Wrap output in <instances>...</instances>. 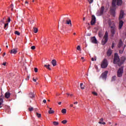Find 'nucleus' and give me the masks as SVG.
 <instances>
[{"mask_svg":"<svg viewBox=\"0 0 126 126\" xmlns=\"http://www.w3.org/2000/svg\"><path fill=\"white\" fill-rule=\"evenodd\" d=\"M123 3V0H113L112 1V6L113 8L110 9V12L112 16H115L116 13V5H122Z\"/></svg>","mask_w":126,"mask_h":126,"instance_id":"nucleus-1","label":"nucleus"},{"mask_svg":"<svg viewBox=\"0 0 126 126\" xmlns=\"http://www.w3.org/2000/svg\"><path fill=\"white\" fill-rule=\"evenodd\" d=\"M125 16V12L124 10H121L120 11V15L119 17V29H122L123 28V26H124V21L122 20L123 18H124V16Z\"/></svg>","mask_w":126,"mask_h":126,"instance_id":"nucleus-2","label":"nucleus"},{"mask_svg":"<svg viewBox=\"0 0 126 126\" xmlns=\"http://www.w3.org/2000/svg\"><path fill=\"white\" fill-rule=\"evenodd\" d=\"M109 25L110 28V32L111 33L112 37H113L114 35H115L116 33V31L117 30V28H116V25H115L114 23L112 24V23H109Z\"/></svg>","mask_w":126,"mask_h":126,"instance_id":"nucleus-3","label":"nucleus"},{"mask_svg":"<svg viewBox=\"0 0 126 126\" xmlns=\"http://www.w3.org/2000/svg\"><path fill=\"white\" fill-rule=\"evenodd\" d=\"M109 38V34L108 33V32H106L105 33V35L103 36V39L101 41V44L104 45H105L108 42V39Z\"/></svg>","mask_w":126,"mask_h":126,"instance_id":"nucleus-4","label":"nucleus"},{"mask_svg":"<svg viewBox=\"0 0 126 126\" xmlns=\"http://www.w3.org/2000/svg\"><path fill=\"white\" fill-rule=\"evenodd\" d=\"M120 63V57H119V55L117 53H115L114 54V58L113 60V63L115 64H117V63Z\"/></svg>","mask_w":126,"mask_h":126,"instance_id":"nucleus-5","label":"nucleus"},{"mask_svg":"<svg viewBox=\"0 0 126 126\" xmlns=\"http://www.w3.org/2000/svg\"><path fill=\"white\" fill-rule=\"evenodd\" d=\"M123 73H124V66H121L117 71L118 77H122L123 76Z\"/></svg>","mask_w":126,"mask_h":126,"instance_id":"nucleus-6","label":"nucleus"},{"mask_svg":"<svg viewBox=\"0 0 126 126\" xmlns=\"http://www.w3.org/2000/svg\"><path fill=\"white\" fill-rule=\"evenodd\" d=\"M102 68H106L108 66V61L106 59H104L101 64Z\"/></svg>","mask_w":126,"mask_h":126,"instance_id":"nucleus-7","label":"nucleus"},{"mask_svg":"<svg viewBox=\"0 0 126 126\" xmlns=\"http://www.w3.org/2000/svg\"><path fill=\"white\" fill-rule=\"evenodd\" d=\"M96 23V17L94 15L92 16V20L91 21V25H94Z\"/></svg>","mask_w":126,"mask_h":126,"instance_id":"nucleus-8","label":"nucleus"},{"mask_svg":"<svg viewBox=\"0 0 126 126\" xmlns=\"http://www.w3.org/2000/svg\"><path fill=\"white\" fill-rule=\"evenodd\" d=\"M125 61H126V57H121L120 62H119L118 63L119 66H121V65H122L123 64V63H125Z\"/></svg>","mask_w":126,"mask_h":126,"instance_id":"nucleus-9","label":"nucleus"},{"mask_svg":"<svg viewBox=\"0 0 126 126\" xmlns=\"http://www.w3.org/2000/svg\"><path fill=\"white\" fill-rule=\"evenodd\" d=\"M107 75H108V71H105L101 74V77L103 79H106L107 78Z\"/></svg>","mask_w":126,"mask_h":126,"instance_id":"nucleus-10","label":"nucleus"},{"mask_svg":"<svg viewBox=\"0 0 126 126\" xmlns=\"http://www.w3.org/2000/svg\"><path fill=\"white\" fill-rule=\"evenodd\" d=\"M105 10V7H104V6H102L100 11L98 12V13H99V15H102V14H103V13H104V10Z\"/></svg>","mask_w":126,"mask_h":126,"instance_id":"nucleus-11","label":"nucleus"},{"mask_svg":"<svg viewBox=\"0 0 126 126\" xmlns=\"http://www.w3.org/2000/svg\"><path fill=\"white\" fill-rule=\"evenodd\" d=\"M91 42L94 44H97V39L95 36L92 37L91 38Z\"/></svg>","mask_w":126,"mask_h":126,"instance_id":"nucleus-12","label":"nucleus"},{"mask_svg":"<svg viewBox=\"0 0 126 126\" xmlns=\"http://www.w3.org/2000/svg\"><path fill=\"white\" fill-rule=\"evenodd\" d=\"M112 53H113L112 49H111V48H109L107 52V55L108 57H110V56H111V55H112Z\"/></svg>","mask_w":126,"mask_h":126,"instance_id":"nucleus-13","label":"nucleus"},{"mask_svg":"<svg viewBox=\"0 0 126 126\" xmlns=\"http://www.w3.org/2000/svg\"><path fill=\"white\" fill-rule=\"evenodd\" d=\"M65 24H67L68 25H69L70 27L72 26V25L71 24V20L70 19H68L67 21V22H65Z\"/></svg>","mask_w":126,"mask_h":126,"instance_id":"nucleus-14","label":"nucleus"},{"mask_svg":"<svg viewBox=\"0 0 126 126\" xmlns=\"http://www.w3.org/2000/svg\"><path fill=\"white\" fill-rule=\"evenodd\" d=\"M11 94L9 93V92H7L5 94V98H6L7 99H8L9 97H10Z\"/></svg>","mask_w":126,"mask_h":126,"instance_id":"nucleus-15","label":"nucleus"},{"mask_svg":"<svg viewBox=\"0 0 126 126\" xmlns=\"http://www.w3.org/2000/svg\"><path fill=\"white\" fill-rule=\"evenodd\" d=\"M29 97L31 99H33V98L35 97V94L32 93H30L29 94Z\"/></svg>","mask_w":126,"mask_h":126,"instance_id":"nucleus-16","label":"nucleus"},{"mask_svg":"<svg viewBox=\"0 0 126 126\" xmlns=\"http://www.w3.org/2000/svg\"><path fill=\"white\" fill-rule=\"evenodd\" d=\"M10 53L11 54H13L14 55H15L17 53V50L15 49H13L11 50Z\"/></svg>","mask_w":126,"mask_h":126,"instance_id":"nucleus-17","label":"nucleus"},{"mask_svg":"<svg viewBox=\"0 0 126 126\" xmlns=\"http://www.w3.org/2000/svg\"><path fill=\"white\" fill-rule=\"evenodd\" d=\"M123 41H122V40H120L119 43H118V48H122V47L123 46Z\"/></svg>","mask_w":126,"mask_h":126,"instance_id":"nucleus-18","label":"nucleus"},{"mask_svg":"<svg viewBox=\"0 0 126 126\" xmlns=\"http://www.w3.org/2000/svg\"><path fill=\"white\" fill-rule=\"evenodd\" d=\"M51 63L53 66H56L57 65V61H56V60H53Z\"/></svg>","mask_w":126,"mask_h":126,"instance_id":"nucleus-19","label":"nucleus"},{"mask_svg":"<svg viewBox=\"0 0 126 126\" xmlns=\"http://www.w3.org/2000/svg\"><path fill=\"white\" fill-rule=\"evenodd\" d=\"M99 122H98V124H100V125H106V123L105 122H102L103 121V118H101L100 120H99Z\"/></svg>","mask_w":126,"mask_h":126,"instance_id":"nucleus-20","label":"nucleus"},{"mask_svg":"<svg viewBox=\"0 0 126 126\" xmlns=\"http://www.w3.org/2000/svg\"><path fill=\"white\" fill-rule=\"evenodd\" d=\"M67 20H68V18H64L62 22L63 24H65Z\"/></svg>","mask_w":126,"mask_h":126,"instance_id":"nucleus-21","label":"nucleus"},{"mask_svg":"<svg viewBox=\"0 0 126 126\" xmlns=\"http://www.w3.org/2000/svg\"><path fill=\"white\" fill-rule=\"evenodd\" d=\"M44 67H46V68L47 69H48V70H51L52 69H51V68L50 67V64H48V65H44Z\"/></svg>","mask_w":126,"mask_h":126,"instance_id":"nucleus-22","label":"nucleus"},{"mask_svg":"<svg viewBox=\"0 0 126 126\" xmlns=\"http://www.w3.org/2000/svg\"><path fill=\"white\" fill-rule=\"evenodd\" d=\"M98 36L99 37V38H102V37L103 36V32H98Z\"/></svg>","mask_w":126,"mask_h":126,"instance_id":"nucleus-23","label":"nucleus"},{"mask_svg":"<svg viewBox=\"0 0 126 126\" xmlns=\"http://www.w3.org/2000/svg\"><path fill=\"white\" fill-rule=\"evenodd\" d=\"M33 29L34 33H37L38 32V28L33 27Z\"/></svg>","mask_w":126,"mask_h":126,"instance_id":"nucleus-24","label":"nucleus"},{"mask_svg":"<svg viewBox=\"0 0 126 126\" xmlns=\"http://www.w3.org/2000/svg\"><path fill=\"white\" fill-rule=\"evenodd\" d=\"M36 115L37 118H38L39 119H40V118L42 117V115H41V114L38 113V112L36 113Z\"/></svg>","mask_w":126,"mask_h":126,"instance_id":"nucleus-25","label":"nucleus"},{"mask_svg":"<svg viewBox=\"0 0 126 126\" xmlns=\"http://www.w3.org/2000/svg\"><path fill=\"white\" fill-rule=\"evenodd\" d=\"M33 109H34V108L31 106H30L28 108V110H29V111H30V112H32V111H33Z\"/></svg>","mask_w":126,"mask_h":126,"instance_id":"nucleus-26","label":"nucleus"},{"mask_svg":"<svg viewBox=\"0 0 126 126\" xmlns=\"http://www.w3.org/2000/svg\"><path fill=\"white\" fill-rule=\"evenodd\" d=\"M62 113H63V114H66V109H63L62 110Z\"/></svg>","mask_w":126,"mask_h":126,"instance_id":"nucleus-27","label":"nucleus"},{"mask_svg":"<svg viewBox=\"0 0 126 126\" xmlns=\"http://www.w3.org/2000/svg\"><path fill=\"white\" fill-rule=\"evenodd\" d=\"M8 27V23H7L6 24H4V29H5V30H6V27Z\"/></svg>","mask_w":126,"mask_h":126,"instance_id":"nucleus-28","label":"nucleus"},{"mask_svg":"<svg viewBox=\"0 0 126 126\" xmlns=\"http://www.w3.org/2000/svg\"><path fill=\"white\" fill-rule=\"evenodd\" d=\"M115 80H116V76H113L112 77L111 81L113 82V81H115Z\"/></svg>","mask_w":126,"mask_h":126,"instance_id":"nucleus-29","label":"nucleus"},{"mask_svg":"<svg viewBox=\"0 0 126 126\" xmlns=\"http://www.w3.org/2000/svg\"><path fill=\"white\" fill-rule=\"evenodd\" d=\"M53 124L54 126H59V122L55 121L53 122Z\"/></svg>","mask_w":126,"mask_h":126,"instance_id":"nucleus-30","label":"nucleus"},{"mask_svg":"<svg viewBox=\"0 0 126 126\" xmlns=\"http://www.w3.org/2000/svg\"><path fill=\"white\" fill-rule=\"evenodd\" d=\"M48 113L49 114H54V113H55V111L54 110H49Z\"/></svg>","mask_w":126,"mask_h":126,"instance_id":"nucleus-31","label":"nucleus"},{"mask_svg":"<svg viewBox=\"0 0 126 126\" xmlns=\"http://www.w3.org/2000/svg\"><path fill=\"white\" fill-rule=\"evenodd\" d=\"M66 123H67V121H66V120H63L62 122V123L63 124V125H65V124H66Z\"/></svg>","mask_w":126,"mask_h":126,"instance_id":"nucleus-32","label":"nucleus"},{"mask_svg":"<svg viewBox=\"0 0 126 126\" xmlns=\"http://www.w3.org/2000/svg\"><path fill=\"white\" fill-rule=\"evenodd\" d=\"M15 34L19 36V35H20V32H19L18 31H16L15 32Z\"/></svg>","mask_w":126,"mask_h":126,"instance_id":"nucleus-33","label":"nucleus"},{"mask_svg":"<svg viewBox=\"0 0 126 126\" xmlns=\"http://www.w3.org/2000/svg\"><path fill=\"white\" fill-rule=\"evenodd\" d=\"M77 50H78V51H81V48L80 47V45H78L77 46Z\"/></svg>","mask_w":126,"mask_h":126,"instance_id":"nucleus-34","label":"nucleus"},{"mask_svg":"<svg viewBox=\"0 0 126 126\" xmlns=\"http://www.w3.org/2000/svg\"><path fill=\"white\" fill-rule=\"evenodd\" d=\"M92 94L93 95H94V96H97V95H98V94H97V93H96L95 92H93Z\"/></svg>","mask_w":126,"mask_h":126,"instance_id":"nucleus-35","label":"nucleus"},{"mask_svg":"<svg viewBox=\"0 0 126 126\" xmlns=\"http://www.w3.org/2000/svg\"><path fill=\"white\" fill-rule=\"evenodd\" d=\"M83 83H81L80 84V87L81 89H84V87H83Z\"/></svg>","mask_w":126,"mask_h":126,"instance_id":"nucleus-36","label":"nucleus"},{"mask_svg":"<svg viewBox=\"0 0 126 126\" xmlns=\"http://www.w3.org/2000/svg\"><path fill=\"white\" fill-rule=\"evenodd\" d=\"M0 24H4V21H3V20H1L0 21Z\"/></svg>","mask_w":126,"mask_h":126,"instance_id":"nucleus-37","label":"nucleus"},{"mask_svg":"<svg viewBox=\"0 0 126 126\" xmlns=\"http://www.w3.org/2000/svg\"><path fill=\"white\" fill-rule=\"evenodd\" d=\"M31 49H32V50H35V49H36V46H32L31 47Z\"/></svg>","mask_w":126,"mask_h":126,"instance_id":"nucleus-38","label":"nucleus"},{"mask_svg":"<svg viewBox=\"0 0 126 126\" xmlns=\"http://www.w3.org/2000/svg\"><path fill=\"white\" fill-rule=\"evenodd\" d=\"M0 103L3 102V99H2V98H1V97H0Z\"/></svg>","mask_w":126,"mask_h":126,"instance_id":"nucleus-39","label":"nucleus"},{"mask_svg":"<svg viewBox=\"0 0 126 126\" xmlns=\"http://www.w3.org/2000/svg\"><path fill=\"white\" fill-rule=\"evenodd\" d=\"M114 48H115V43L113 42L112 45V49H114Z\"/></svg>","mask_w":126,"mask_h":126,"instance_id":"nucleus-40","label":"nucleus"},{"mask_svg":"<svg viewBox=\"0 0 126 126\" xmlns=\"http://www.w3.org/2000/svg\"><path fill=\"white\" fill-rule=\"evenodd\" d=\"M34 71L35 72H38V68H34Z\"/></svg>","mask_w":126,"mask_h":126,"instance_id":"nucleus-41","label":"nucleus"},{"mask_svg":"<svg viewBox=\"0 0 126 126\" xmlns=\"http://www.w3.org/2000/svg\"><path fill=\"white\" fill-rule=\"evenodd\" d=\"M2 65L5 66L6 65V62H3V63H2Z\"/></svg>","mask_w":126,"mask_h":126,"instance_id":"nucleus-42","label":"nucleus"},{"mask_svg":"<svg viewBox=\"0 0 126 126\" xmlns=\"http://www.w3.org/2000/svg\"><path fill=\"white\" fill-rule=\"evenodd\" d=\"M10 18L9 17L8 18V20L7 21V22H10Z\"/></svg>","mask_w":126,"mask_h":126,"instance_id":"nucleus-43","label":"nucleus"},{"mask_svg":"<svg viewBox=\"0 0 126 126\" xmlns=\"http://www.w3.org/2000/svg\"><path fill=\"white\" fill-rule=\"evenodd\" d=\"M30 76H28L26 78V80H29Z\"/></svg>","mask_w":126,"mask_h":126,"instance_id":"nucleus-44","label":"nucleus"},{"mask_svg":"<svg viewBox=\"0 0 126 126\" xmlns=\"http://www.w3.org/2000/svg\"><path fill=\"white\" fill-rule=\"evenodd\" d=\"M13 4H11V10H13Z\"/></svg>","mask_w":126,"mask_h":126,"instance_id":"nucleus-45","label":"nucleus"},{"mask_svg":"<svg viewBox=\"0 0 126 126\" xmlns=\"http://www.w3.org/2000/svg\"><path fill=\"white\" fill-rule=\"evenodd\" d=\"M43 103H44V104H46V103H47V100H46V99H44V100H43Z\"/></svg>","mask_w":126,"mask_h":126,"instance_id":"nucleus-46","label":"nucleus"},{"mask_svg":"<svg viewBox=\"0 0 126 126\" xmlns=\"http://www.w3.org/2000/svg\"><path fill=\"white\" fill-rule=\"evenodd\" d=\"M92 2H93V0H90L89 3H92Z\"/></svg>","mask_w":126,"mask_h":126,"instance_id":"nucleus-47","label":"nucleus"},{"mask_svg":"<svg viewBox=\"0 0 126 126\" xmlns=\"http://www.w3.org/2000/svg\"><path fill=\"white\" fill-rule=\"evenodd\" d=\"M119 53H120V54H123V51L120 50V51H119Z\"/></svg>","mask_w":126,"mask_h":126,"instance_id":"nucleus-48","label":"nucleus"},{"mask_svg":"<svg viewBox=\"0 0 126 126\" xmlns=\"http://www.w3.org/2000/svg\"><path fill=\"white\" fill-rule=\"evenodd\" d=\"M66 72H67V71H66V70H65L64 71V73L65 74H66Z\"/></svg>","mask_w":126,"mask_h":126,"instance_id":"nucleus-49","label":"nucleus"},{"mask_svg":"<svg viewBox=\"0 0 126 126\" xmlns=\"http://www.w3.org/2000/svg\"><path fill=\"white\" fill-rule=\"evenodd\" d=\"M33 81L34 82H36V79H34V78H33Z\"/></svg>","mask_w":126,"mask_h":126,"instance_id":"nucleus-50","label":"nucleus"},{"mask_svg":"<svg viewBox=\"0 0 126 126\" xmlns=\"http://www.w3.org/2000/svg\"><path fill=\"white\" fill-rule=\"evenodd\" d=\"M78 102H77V101H76L75 102H74V104L75 105L77 104Z\"/></svg>","mask_w":126,"mask_h":126,"instance_id":"nucleus-51","label":"nucleus"},{"mask_svg":"<svg viewBox=\"0 0 126 126\" xmlns=\"http://www.w3.org/2000/svg\"><path fill=\"white\" fill-rule=\"evenodd\" d=\"M5 56V53H4L3 54L2 57H4Z\"/></svg>","mask_w":126,"mask_h":126,"instance_id":"nucleus-52","label":"nucleus"},{"mask_svg":"<svg viewBox=\"0 0 126 126\" xmlns=\"http://www.w3.org/2000/svg\"><path fill=\"white\" fill-rule=\"evenodd\" d=\"M92 62H94V58H92Z\"/></svg>","mask_w":126,"mask_h":126,"instance_id":"nucleus-53","label":"nucleus"},{"mask_svg":"<svg viewBox=\"0 0 126 126\" xmlns=\"http://www.w3.org/2000/svg\"><path fill=\"white\" fill-rule=\"evenodd\" d=\"M70 107H73V104H70Z\"/></svg>","mask_w":126,"mask_h":126,"instance_id":"nucleus-54","label":"nucleus"},{"mask_svg":"<svg viewBox=\"0 0 126 126\" xmlns=\"http://www.w3.org/2000/svg\"><path fill=\"white\" fill-rule=\"evenodd\" d=\"M96 60H97V57H94V61H96Z\"/></svg>","mask_w":126,"mask_h":126,"instance_id":"nucleus-55","label":"nucleus"},{"mask_svg":"<svg viewBox=\"0 0 126 126\" xmlns=\"http://www.w3.org/2000/svg\"><path fill=\"white\" fill-rule=\"evenodd\" d=\"M58 104H59V105H61V104H62V102H59L58 103Z\"/></svg>","mask_w":126,"mask_h":126,"instance_id":"nucleus-56","label":"nucleus"},{"mask_svg":"<svg viewBox=\"0 0 126 126\" xmlns=\"http://www.w3.org/2000/svg\"><path fill=\"white\" fill-rule=\"evenodd\" d=\"M5 19V17L3 18L2 20H3L4 21V20Z\"/></svg>","mask_w":126,"mask_h":126,"instance_id":"nucleus-57","label":"nucleus"},{"mask_svg":"<svg viewBox=\"0 0 126 126\" xmlns=\"http://www.w3.org/2000/svg\"><path fill=\"white\" fill-rule=\"evenodd\" d=\"M81 60H84V57H81Z\"/></svg>","mask_w":126,"mask_h":126,"instance_id":"nucleus-58","label":"nucleus"},{"mask_svg":"<svg viewBox=\"0 0 126 126\" xmlns=\"http://www.w3.org/2000/svg\"><path fill=\"white\" fill-rule=\"evenodd\" d=\"M25 3H27V4H28V1H25Z\"/></svg>","mask_w":126,"mask_h":126,"instance_id":"nucleus-59","label":"nucleus"},{"mask_svg":"<svg viewBox=\"0 0 126 126\" xmlns=\"http://www.w3.org/2000/svg\"><path fill=\"white\" fill-rule=\"evenodd\" d=\"M0 97H2V98H3V95H1L0 96Z\"/></svg>","mask_w":126,"mask_h":126,"instance_id":"nucleus-60","label":"nucleus"},{"mask_svg":"<svg viewBox=\"0 0 126 126\" xmlns=\"http://www.w3.org/2000/svg\"><path fill=\"white\" fill-rule=\"evenodd\" d=\"M84 20H85V17L83 18V21H84Z\"/></svg>","mask_w":126,"mask_h":126,"instance_id":"nucleus-61","label":"nucleus"},{"mask_svg":"<svg viewBox=\"0 0 126 126\" xmlns=\"http://www.w3.org/2000/svg\"><path fill=\"white\" fill-rule=\"evenodd\" d=\"M1 104H2V103L0 102V106H1Z\"/></svg>","mask_w":126,"mask_h":126,"instance_id":"nucleus-62","label":"nucleus"},{"mask_svg":"<svg viewBox=\"0 0 126 126\" xmlns=\"http://www.w3.org/2000/svg\"><path fill=\"white\" fill-rule=\"evenodd\" d=\"M50 110H52V108H49Z\"/></svg>","mask_w":126,"mask_h":126,"instance_id":"nucleus-63","label":"nucleus"},{"mask_svg":"<svg viewBox=\"0 0 126 126\" xmlns=\"http://www.w3.org/2000/svg\"><path fill=\"white\" fill-rule=\"evenodd\" d=\"M76 33L75 32H74V33H73V35H76Z\"/></svg>","mask_w":126,"mask_h":126,"instance_id":"nucleus-64","label":"nucleus"}]
</instances>
